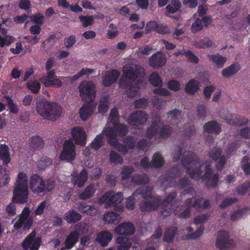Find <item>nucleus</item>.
<instances>
[{
	"label": "nucleus",
	"mask_w": 250,
	"mask_h": 250,
	"mask_svg": "<svg viewBox=\"0 0 250 250\" xmlns=\"http://www.w3.org/2000/svg\"><path fill=\"white\" fill-rule=\"evenodd\" d=\"M29 191L27 176L26 173L20 172L18 175L13 192L12 201L14 203L23 204L28 201Z\"/></svg>",
	"instance_id": "f03ea898"
},
{
	"label": "nucleus",
	"mask_w": 250,
	"mask_h": 250,
	"mask_svg": "<svg viewBox=\"0 0 250 250\" xmlns=\"http://www.w3.org/2000/svg\"><path fill=\"white\" fill-rule=\"evenodd\" d=\"M75 146L71 140H66L63 144V149L59 158L61 161L71 162L76 157Z\"/></svg>",
	"instance_id": "6e6552de"
},
{
	"label": "nucleus",
	"mask_w": 250,
	"mask_h": 250,
	"mask_svg": "<svg viewBox=\"0 0 250 250\" xmlns=\"http://www.w3.org/2000/svg\"><path fill=\"white\" fill-rule=\"evenodd\" d=\"M135 231L133 224L130 222H124L118 226L114 230L117 234L125 236L131 235L134 233Z\"/></svg>",
	"instance_id": "2eb2a0df"
},
{
	"label": "nucleus",
	"mask_w": 250,
	"mask_h": 250,
	"mask_svg": "<svg viewBox=\"0 0 250 250\" xmlns=\"http://www.w3.org/2000/svg\"><path fill=\"white\" fill-rule=\"evenodd\" d=\"M148 104V100L145 98H140L134 102V106L136 108L144 109L147 106Z\"/></svg>",
	"instance_id": "338daca9"
},
{
	"label": "nucleus",
	"mask_w": 250,
	"mask_h": 250,
	"mask_svg": "<svg viewBox=\"0 0 250 250\" xmlns=\"http://www.w3.org/2000/svg\"><path fill=\"white\" fill-rule=\"evenodd\" d=\"M177 196V193L175 192L169 193L163 201L161 199V206H164L165 207L168 206L169 204L172 203L173 201L175 199Z\"/></svg>",
	"instance_id": "5fc2aeb1"
},
{
	"label": "nucleus",
	"mask_w": 250,
	"mask_h": 250,
	"mask_svg": "<svg viewBox=\"0 0 250 250\" xmlns=\"http://www.w3.org/2000/svg\"><path fill=\"white\" fill-rule=\"evenodd\" d=\"M96 105L94 103H87L80 108L79 113L80 118L83 121H86L93 113Z\"/></svg>",
	"instance_id": "dca6fc26"
},
{
	"label": "nucleus",
	"mask_w": 250,
	"mask_h": 250,
	"mask_svg": "<svg viewBox=\"0 0 250 250\" xmlns=\"http://www.w3.org/2000/svg\"><path fill=\"white\" fill-rule=\"evenodd\" d=\"M14 41V38L11 36L5 35L4 37L0 35V47H3L5 45L9 46Z\"/></svg>",
	"instance_id": "bf43d9fd"
},
{
	"label": "nucleus",
	"mask_w": 250,
	"mask_h": 250,
	"mask_svg": "<svg viewBox=\"0 0 250 250\" xmlns=\"http://www.w3.org/2000/svg\"><path fill=\"white\" fill-rule=\"evenodd\" d=\"M109 161L111 163L122 164L123 159L118 153L113 150H111L109 155Z\"/></svg>",
	"instance_id": "864d4df0"
},
{
	"label": "nucleus",
	"mask_w": 250,
	"mask_h": 250,
	"mask_svg": "<svg viewBox=\"0 0 250 250\" xmlns=\"http://www.w3.org/2000/svg\"><path fill=\"white\" fill-rule=\"evenodd\" d=\"M134 168L132 167L125 166L124 167L121 172V179L125 180L130 177V175L133 172Z\"/></svg>",
	"instance_id": "3c124183"
},
{
	"label": "nucleus",
	"mask_w": 250,
	"mask_h": 250,
	"mask_svg": "<svg viewBox=\"0 0 250 250\" xmlns=\"http://www.w3.org/2000/svg\"><path fill=\"white\" fill-rule=\"evenodd\" d=\"M240 145L239 144L238 141H234L228 145V147L226 151V154L227 158H230L233 154V152L235 151L237 148L239 147Z\"/></svg>",
	"instance_id": "a18cd8bd"
},
{
	"label": "nucleus",
	"mask_w": 250,
	"mask_h": 250,
	"mask_svg": "<svg viewBox=\"0 0 250 250\" xmlns=\"http://www.w3.org/2000/svg\"><path fill=\"white\" fill-rule=\"evenodd\" d=\"M240 69V64L238 63H235L223 69L222 71V74L223 76L225 77H231L237 73Z\"/></svg>",
	"instance_id": "c85d7f7f"
},
{
	"label": "nucleus",
	"mask_w": 250,
	"mask_h": 250,
	"mask_svg": "<svg viewBox=\"0 0 250 250\" xmlns=\"http://www.w3.org/2000/svg\"><path fill=\"white\" fill-rule=\"evenodd\" d=\"M203 28L202 21L200 19L197 18L195 21L192 24L191 27V31L195 33L201 31Z\"/></svg>",
	"instance_id": "774afa93"
},
{
	"label": "nucleus",
	"mask_w": 250,
	"mask_h": 250,
	"mask_svg": "<svg viewBox=\"0 0 250 250\" xmlns=\"http://www.w3.org/2000/svg\"><path fill=\"white\" fill-rule=\"evenodd\" d=\"M238 199L236 198H228L225 199L219 205V208L221 209H225L227 207L233 204L236 203Z\"/></svg>",
	"instance_id": "680f3d73"
},
{
	"label": "nucleus",
	"mask_w": 250,
	"mask_h": 250,
	"mask_svg": "<svg viewBox=\"0 0 250 250\" xmlns=\"http://www.w3.org/2000/svg\"><path fill=\"white\" fill-rule=\"evenodd\" d=\"M139 208L142 212H152L157 210L161 206V198L157 195L143 201L139 204Z\"/></svg>",
	"instance_id": "9d476101"
},
{
	"label": "nucleus",
	"mask_w": 250,
	"mask_h": 250,
	"mask_svg": "<svg viewBox=\"0 0 250 250\" xmlns=\"http://www.w3.org/2000/svg\"><path fill=\"white\" fill-rule=\"evenodd\" d=\"M37 112L44 119L55 121L61 115L62 108L56 103L40 100L36 103Z\"/></svg>",
	"instance_id": "7ed1b4c3"
},
{
	"label": "nucleus",
	"mask_w": 250,
	"mask_h": 250,
	"mask_svg": "<svg viewBox=\"0 0 250 250\" xmlns=\"http://www.w3.org/2000/svg\"><path fill=\"white\" fill-rule=\"evenodd\" d=\"M95 188L94 185L88 186L85 190L79 195V198L82 200H85L90 198L93 196L95 192Z\"/></svg>",
	"instance_id": "c9c22d12"
},
{
	"label": "nucleus",
	"mask_w": 250,
	"mask_h": 250,
	"mask_svg": "<svg viewBox=\"0 0 250 250\" xmlns=\"http://www.w3.org/2000/svg\"><path fill=\"white\" fill-rule=\"evenodd\" d=\"M197 46L200 48H205L208 47H215V43L210 39H206L200 41Z\"/></svg>",
	"instance_id": "69168bd1"
},
{
	"label": "nucleus",
	"mask_w": 250,
	"mask_h": 250,
	"mask_svg": "<svg viewBox=\"0 0 250 250\" xmlns=\"http://www.w3.org/2000/svg\"><path fill=\"white\" fill-rule=\"evenodd\" d=\"M113 127L120 136H125L127 133L128 127L124 124L117 123V125H113Z\"/></svg>",
	"instance_id": "4d7b16f0"
},
{
	"label": "nucleus",
	"mask_w": 250,
	"mask_h": 250,
	"mask_svg": "<svg viewBox=\"0 0 250 250\" xmlns=\"http://www.w3.org/2000/svg\"><path fill=\"white\" fill-rule=\"evenodd\" d=\"M131 181L136 185L148 184L149 180L146 174H135L131 177Z\"/></svg>",
	"instance_id": "2f4dec72"
},
{
	"label": "nucleus",
	"mask_w": 250,
	"mask_h": 250,
	"mask_svg": "<svg viewBox=\"0 0 250 250\" xmlns=\"http://www.w3.org/2000/svg\"><path fill=\"white\" fill-rule=\"evenodd\" d=\"M147 119V115L144 112L136 111L129 115L127 122L130 125H139L145 124Z\"/></svg>",
	"instance_id": "ddd939ff"
},
{
	"label": "nucleus",
	"mask_w": 250,
	"mask_h": 250,
	"mask_svg": "<svg viewBox=\"0 0 250 250\" xmlns=\"http://www.w3.org/2000/svg\"><path fill=\"white\" fill-rule=\"evenodd\" d=\"M46 87H60L62 85L61 79H40Z\"/></svg>",
	"instance_id": "79ce46f5"
},
{
	"label": "nucleus",
	"mask_w": 250,
	"mask_h": 250,
	"mask_svg": "<svg viewBox=\"0 0 250 250\" xmlns=\"http://www.w3.org/2000/svg\"><path fill=\"white\" fill-rule=\"evenodd\" d=\"M71 135L76 145L82 146L86 144V135L85 131L81 127H74L71 130Z\"/></svg>",
	"instance_id": "4468645a"
},
{
	"label": "nucleus",
	"mask_w": 250,
	"mask_h": 250,
	"mask_svg": "<svg viewBox=\"0 0 250 250\" xmlns=\"http://www.w3.org/2000/svg\"><path fill=\"white\" fill-rule=\"evenodd\" d=\"M80 95L86 103H93L96 96L95 85L91 82L83 81L79 86Z\"/></svg>",
	"instance_id": "423d86ee"
},
{
	"label": "nucleus",
	"mask_w": 250,
	"mask_h": 250,
	"mask_svg": "<svg viewBox=\"0 0 250 250\" xmlns=\"http://www.w3.org/2000/svg\"><path fill=\"white\" fill-rule=\"evenodd\" d=\"M152 188L147 186L142 189H138L135 191L137 194L142 195V198L146 200L151 199V198L154 197V196L152 195Z\"/></svg>",
	"instance_id": "ea45409f"
},
{
	"label": "nucleus",
	"mask_w": 250,
	"mask_h": 250,
	"mask_svg": "<svg viewBox=\"0 0 250 250\" xmlns=\"http://www.w3.org/2000/svg\"><path fill=\"white\" fill-rule=\"evenodd\" d=\"M109 98L108 96H104L100 100L98 109V112L102 114L105 113L109 108Z\"/></svg>",
	"instance_id": "e433bc0d"
},
{
	"label": "nucleus",
	"mask_w": 250,
	"mask_h": 250,
	"mask_svg": "<svg viewBox=\"0 0 250 250\" xmlns=\"http://www.w3.org/2000/svg\"><path fill=\"white\" fill-rule=\"evenodd\" d=\"M200 83L195 79H190L185 86V91L188 94L193 95L200 88Z\"/></svg>",
	"instance_id": "bb28decb"
},
{
	"label": "nucleus",
	"mask_w": 250,
	"mask_h": 250,
	"mask_svg": "<svg viewBox=\"0 0 250 250\" xmlns=\"http://www.w3.org/2000/svg\"><path fill=\"white\" fill-rule=\"evenodd\" d=\"M123 72V78H143L146 76L144 68L135 64L125 65Z\"/></svg>",
	"instance_id": "1a4fd4ad"
},
{
	"label": "nucleus",
	"mask_w": 250,
	"mask_h": 250,
	"mask_svg": "<svg viewBox=\"0 0 250 250\" xmlns=\"http://www.w3.org/2000/svg\"><path fill=\"white\" fill-rule=\"evenodd\" d=\"M160 117L157 116L152 122L150 126L148 127L146 131V136L149 139H152L159 133V126L158 122L160 121Z\"/></svg>",
	"instance_id": "5701e85b"
},
{
	"label": "nucleus",
	"mask_w": 250,
	"mask_h": 250,
	"mask_svg": "<svg viewBox=\"0 0 250 250\" xmlns=\"http://www.w3.org/2000/svg\"><path fill=\"white\" fill-rule=\"evenodd\" d=\"M104 132L108 139L107 143L110 145L118 140L117 132L114 128H107L104 129Z\"/></svg>",
	"instance_id": "f704fd0d"
},
{
	"label": "nucleus",
	"mask_w": 250,
	"mask_h": 250,
	"mask_svg": "<svg viewBox=\"0 0 250 250\" xmlns=\"http://www.w3.org/2000/svg\"><path fill=\"white\" fill-rule=\"evenodd\" d=\"M210 215L208 213H204L196 216L194 219V223L199 225L207 221Z\"/></svg>",
	"instance_id": "e2e57ef3"
},
{
	"label": "nucleus",
	"mask_w": 250,
	"mask_h": 250,
	"mask_svg": "<svg viewBox=\"0 0 250 250\" xmlns=\"http://www.w3.org/2000/svg\"><path fill=\"white\" fill-rule=\"evenodd\" d=\"M209 61L212 62L218 68H222L227 61V58L218 54L208 56Z\"/></svg>",
	"instance_id": "7c9ffc66"
},
{
	"label": "nucleus",
	"mask_w": 250,
	"mask_h": 250,
	"mask_svg": "<svg viewBox=\"0 0 250 250\" xmlns=\"http://www.w3.org/2000/svg\"><path fill=\"white\" fill-rule=\"evenodd\" d=\"M72 182L74 186H77L79 188L83 187L87 179V171L83 169L79 175H75V173L72 174Z\"/></svg>",
	"instance_id": "f3484780"
},
{
	"label": "nucleus",
	"mask_w": 250,
	"mask_h": 250,
	"mask_svg": "<svg viewBox=\"0 0 250 250\" xmlns=\"http://www.w3.org/2000/svg\"><path fill=\"white\" fill-rule=\"evenodd\" d=\"M110 122L113 125H117L119 121V115L117 108L113 107L111 109L109 116Z\"/></svg>",
	"instance_id": "603ef678"
},
{
	"label": "nucleus",
	"mask_w": 250,
	"mask_h": 250,
	"mask_svg": "<svg viewBox=\"0 0 250 250\" xmlns=\"http://www.w3.org/2000/svg\"><path fill=\"white\" fill-rule=\"evenodd\" d=\"M167 62L166 55L161 51L153 54L148 60L149 65L154 69H159L165 66Z\"/></svg>",
	"instance_id": "f8f14e48"
},
{
	"label": "nucleus",
	"mask_w": 250,
	"mask_h": 250,
	"mask_svg": "<svg viewBox=\"0 0 250 250\" xmlns=\"http://www.w3.org/2000/svg\"><path fill=\"white\" fill-rule=\"evenodd\" d=\"M55 186V183L53 180L48 179L45 182L37 174H34L30 177V188L35 193L40 194L44 192L51 191L53 189Z\"/></svg>",
	"instance_id": "39448f33"
},
{
	"label": "nucleus",
	"mask_w": 250,
	"mask_h": 250,
	"mask_svg": "<svg viewBox=\"0 0 250 250\" xmlns=\"http://www.w3.org/2000/svg\"><path fill=\"white\" fill-rule=\"evenodd\" d=\"M199 159L197 155L192 151H188L181 158L182 165L186 169V173L190 177L195 181L201 179L205 183L206 187L208 188H214L217 187L219 179L218 173L212 174V168L210 164L206 165L205 172L202 175L203 172L201 166L198 167L191 168L188 167L190 164L198 163Z\"/></svg>",
	"instance_id": "f257e3e1"
},
{
	"label": "nucleus",
	"mask_w": 250,
	"mask_h": 250,
	"mask_svg": "<svg viewBox=\"0 0 250 250\" xmlns=\"http://www.w3.org/2000/svg\"><path fill=\"white\" fill-rule=\"evenodd\" d=\"M104 136L102 133H100L96 136L94 141L91 143V146L95 150H98L103 145Z\"/></svg>",
	"instance_id": "8fccbe9b"
},
{
	"label": "nucleus",
	"mask_w": 250,
	"mask_h": 250,
	"mask_svg": "<svg viewBox=\"0 0 250 250\" xmlns=\"http://www.w3.org/2000/svg\"><path fill=\"white\" fill-rule=\"evenodd\" d=\"M116 242L119 244L117 250H128L132 245V242L126 236H119L116 239Z\"/></svg>",
	"instance_id": "cd10ccee"
},
{
	"label": "nucleus",
	"mask_w": 250,
	"mask_h": 250,
	"mask_svg": "<svg viewBox=\"0 0 250 250\" xmlns=\"http://www.w3.org/2000/svg\"><path fill=\"white\" fill-rule=\"evenodd\" d=\"M215 245L218 249L224 250L233 247L235 243L232 239H229V234L227 231L220 230L218 232Z\"/></svg>",
	"instance_id": "9b49d317"
},
{
	"label": "nucleus",
	"mask_w": 250,
	"mask_h": 250,
	"mask_svg": "<svg viewBox=\"0 0 250 250\" xmlns=\"http://www.w3.org/2000/svg\"><path fill=\"white\" fill-rule=\"evenodd\" d=\"M36 235V232L33 230L25 237L21 245L23 250H27L30 248Z\"/></svg>",
	"instance_id": "4c0bfd02"
},
{
	"label": "nucleus",
	"mask_w": 250,
	"mask_h": 250,
	"mask_svg": "<svg viewBox=\"0 0 250 250\" xmlns=\"http://www.w3.org/2000/svg\"><path fill=\"white\" fill-rule=\"evenodd\" d=\"M153 47L149 45H145L139 48L136 51V54L139 57H144L149 55L153 51Z\"/></svg>",
	"instance_id": "58836bf2"
},
{
	"label": "nucleus",
	"mask_w": 250,
	"mask_h": 250,
	"mask_svg": "<svg viewBox=\"0 0 250 250\" xmlns=\"http://www.w3.org/2000/svg\"><path fill=\"white\" fill-rule=\"evenodd\" d=\"M76 208L81 213L91 216L95 215L97 212V209L93 205H88L85 202L78 203Z\"/></svg>",
	"instance_id": "a211bd4d"
},
{
	"label": "nucleus",
	"mask_w": 250,
	"mask_h": 250,
	"mask_svg": "<svg viewBox=\"0 0 250 250\" xmlns=\"http://www.w3.org/2000/svg\"><path fill=\"white\" fill-rule=\"evenodd\" d=\"M0 159L3 163L7 165L10 162L11 158L9 153V149L6 145H1L0 146Z\"/></svg>",
	"instance_id": "473e14b6"
},
{
	"label": "nucleus",
	"mask_w": 250,
	"mask_h": 250,
	"mask_svg": "<svg viewBox=\"0 0 250 250\" xmlns=\"http://www.w3.org/2000/svg\"><path fill=\"white\" fill-rule=\"evenodd\" d=\"M181 174V171L179 166H174L167 169L166 172L165 180L166 182H173L176 178Z\"/></svg>",
	"instance_id": "6ab92c4d"
},
{
	"label": "nucleus",
	"mask_w": 250,
	"mask_h": 250,
	"mask_svg": "<svg viewBox=\"0 0 250 250\" xmlns=\"http://www.w3.org/2000/svg\"><path fill=\"white\" fill-rule=\"evenodd\" d=\"M142 79H119V84L121 88L128 89L127 95L129 97H135L140 90L139 84Z\"/></svg>",
	"instance_id": "0eeeda50"
},
{
	"label": "nucleus",
	"mask_w": 250,
	"mask_h": 250,
	"mask_svg": "<svg viewBox=\"0 0 250 250\" xmlns=\"http://www.w3.org/2000/svg\"><path fill=\"white\" fill-rule=\"evenodd\" d=\"M79 19L84 27L92 25L94 22V18L92 16H81Z\"/></svg>",
	"instance_id": "6e6d98bb"
},
{
	"label": "nucleus",
	"mask_w": 250,
	"mask_h": 250,
	"mask_svg": "<svg viewBox=\"0 0 250 250\" xmlns=\"http://www.w3.org/2000/svg\"><path fill=\"white\" fill-rule=\"evenodd\" d=\"M111 146H113L123 154H126L128 152V148L126 145L124 143H119L118 140L116 141V142L113 143Z\"/></svg>",
	"instance_id": "13d9d810"
},
{
	"label": "nucleus",
	"mask_w": 250,
	"mask_h": 250,
	"mask_svg": "<svg viewBox=\"0 0 250 250\" xmlns=\"http://www.w3.org/2000/svg\"><path fill=\"white\" fill-rule=\"evenodd\" d=\"M178 232V228L175 226H170L166 229L163 240L165 242H172L174 238L175 234Z\"/></svg>",
	"instance_id": "c756f323"
},
{
	"label": "nucleus",
	"mask_w": 250,
	"mask_h": 250,
	"mask_svg": "<svg viewBox=\"0 0 250 250\" xmlns=\"http://www.w3.org/2000/svg\"><path fill=\"white\" fill-rule=\"evenodd\" d=\"M82 215L74 209H70L65 212L64 219L69 224H74L81 220Z\"/></svg>",
	"instance_id": "b1692460"
},
{
	"label": "nucleus",
	"mask_w": 250,
	"mask_h": 250,
	"mask_svg": "<svg viewBox=\"0 0 250 250\" xmlns=\"http://www.w3.org/2000/svg\"><path fill=\"white\" fill-rule=\"evenodd\" d=\"M103 220L107 224L116 225L121 220V216L119 213L109 211L104 214Z\"/></svg>",
	"instance_id": "393cba45"
},
{
	"label": "nucleus",
	"mask_w": 250,
	"mask_h": 250,
	"mask_svg": "<svg viewBox=\"0 0 250 250\" xmlns=\"http://www.w3.org/2000/svg\"><path fill=\"white\" fill-rule=\"evenodd\" d=\"M123 194L122 192L114 193L113 191H109L104 193L99 199L100 204H104L106 208L113 207L118 212L124 211L123 203Z\"/></svg>",
	"instance_id": "20e7f679"
},
{
	"label": "nucleus",
	"mask_w": 250,
	"mask_h": 250,
	"mask_svg": "<svg viewBox=\"0 0 250 250\" xmlns=\"http://www.w3.org/2000/svg\"><path fill=\"white\" fill-rule=\"evenodd\" d=\"M5 99L6 102L8 105L10 112L17 114L19 112L18 107L16 104L14 103L13 100L8 96H4L3 100Z\"/></svg>",
	"instance_id": "de8ad7c7"
},
{
	"label": "nucleus",
	"mask_w": 250,
	"mask_h": 250,
	"mask_svg": "<svg viewBox=\"0 0 250 250\" xmlns=\"http://www.w3.org/2000/svg\"><path fill=\"white\" fill-rule=\"evenodd\" d=\"M44 146V142L39 135L32 136L30 139L29 147L34 150H39Z\"/></svg>",
	"instance_id": "a878e982"
},
{
	"label": "nucleus",
	"mask_w": 250,
	"mask_h": 250,
	"mask_svg": "<svg viewBox=\"0 0 250 250\" xmlns=\"http://www.w3.org/2000/svg\"><path fill=\"white\" fill-rule=\"evenodd\" d=\"M250 188V181L245 182L242 185L239 186L236 189L237 193L239 195H244Z\"/></svg>",
	"instance_id": "052dcab7"
},
{
	"label": "nucleus",
	"mask_w": 250,
	"mask_h": 250,
	"mask_svg": "<svg viewBox=\"0 0 250 250\" xmlns=\"http://www.w3.org/2000/svg\"><path fill=\"white\" fill-rule=\"evenodd\" d=\"M34 81H30L26 83L27 87L32 93H38L41 89V84L40 82L34 79Z\"/></svg>",
	"instance_id": "49530a36"
},
{
	"label": "nucleus",
	"mask_w": 250,
	"mask_h": 250,
	"mask_svg": "<svg viewBox=\"0 0 250 250\" xmlns=\"http://www.w3.org/2000/svg\"><path fill=\"white\" fill-rule=\"evenodd\" d=\"M164 164V160L160 152H155L153 154L151 160V166L153 168L161 167Z\"/></svg>",
	"instance_id": "72a5a7b5"
},
{
	"label": "nucleus",
	"mask_w": 250,
	"mask_h": 250,
	"mask_svg": "<svg viewBox=\"0 0 250 250\" xmlns=\"http://www.w3.org/2000/svg\"><path fill=\"white\" fill-rule=\"evenodd\" d=\"M80 234L77 230L71 231L67 236L65 242V248L67 250L71 249L77 243Z\"/></svg>",
	"instance_id": "412c9836"
},
{
	"label": "nucleus",
	"mask_w": 250,
	"mask_h": 250,
	"mask_svg": "<svg viewBox=\"0 0 250 250\" xmlns=\"http://www.w3.org/2000/svg\"><path fill=\"white\" fill-rule=\"evenodd\" d=\"M205 229L204 226L202 225H200V227L197 229V230L192 233H188L186 236V239L188 240L189 239H196L200 237L202 234Z\"/></svg>",
	"instance_id": "09e8293b"
},
{
	"label": "nucleus",
	"mask_w": 250,
	"mask_h": 250,
	"mask_svg": "<svg viewBox=\"0 0 250 250\" xmlns=\"http://www.w3.org/2000/svg\"><path fill=\"white\" fill-rule=\"evenodd\" d=\"M123 143L125 144L128 149H133L136 146L134 138L132 136H127L124 139Z\"/></svg>",
	"instance_id": "0e129e2a"
},
{
	"label": "nucleus",
	"mask_w": 250,
	"mask_h": 250,
	"mask_svg": "<svg viewBox=\"0 0 250 250\" xmlns=\"http://www.w3.org/2000/svg\"><path fill=\"white\" fill-rule=\"evenodd\" d=\"M222 149L220 147H215L208 152V157L213 161H217L222 156Z\"/></svg>",
	"instance_id": "c03bdc74"
},
{
	"label": "nucleus",
	"mask_w": 250,
	"mask_h": 250,
	"mask_svg": "<svg viewBox=\"0 0 250 250\" xmlns=\"http://www.w3.org/2000/svg\"><path fill=\"white\" fill-rule=\"evenodd\" d=\"M159 129V136L163 139L167 138L173 132V128L169 125H165Z\"/></svg>",
	"instance_id": "37998d69"
},
{
	"label": "nucleus",
	"mask_w": 250,
	"mask_h": 250,
	"mask_svg": "<svg viewBox=\"0 0 250 250\" xmlns=\"http://www.w3.org/2000/svg\"><path fill=\"white\" fill-rule=\"evenodd\" d=\"M204 130L207 133L218 135L221 131V128L215 121H211L206 123L203 126Z\"/></svg>",
	"instance_id": "aec40b11"
},
{
	"label": "nucleus",
	"mask_w": 250,
	"mask_h": 250,
	"mask_svg": "<svg viewBox=\"0 0 250 250\" xmlns=\"http://www.w3.org/2000/svg\"><path fill=\"white\" fill-rule=\"evenodd\" d=\"M112 235L109 231H102L99 233L95 239L101 246L104 247L108 245V243L111 240Z\"/></svg>",
	"instance_id": "4be33fe9"
},
{
	"label": "nucleus",
	"mask_w": 250,
	"mask_h": 250,
	"mask_svg": "<svg viewBox=\"0 0 250 250\" xmlns=\"http://www.w3.org/2000/svg\"><path fill=\"white\" fill-rule=\"evenodd\" d=\"M248 212H250V208H249L238 209L231 215L230 219L232 221H237Z\"/></svg>",
	"instance_id": "a19ab883"
}]
</instances>
